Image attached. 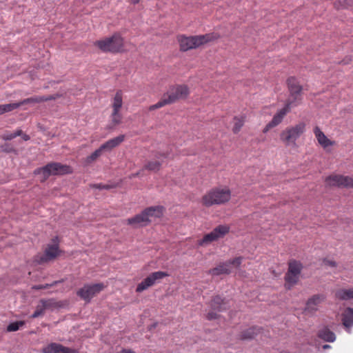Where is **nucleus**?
Wrapping results in <instances>:
<instances>
[{"mask_svg": "<svg viewBox=\"0 0 353 353\" xmlns=\"http://www.w3.org/2000/svg\"><path fill=\"white\" fill-rule=\"evenodd\" d=\"M246 120V116L244 114L235 116L232 120V131L234 134H238L243 126Z\"/></svg>", "mask_w": 353, "mask_h": 353, "instance_id": "obj_23", "label": "nucleus"}, {"mask_svg": "<svg viewBox=\"0 0 353 353\" xmlns=\"http://www.w3.org/2000/svg\"><path fill=\"white\" fill-rule=\"evenodd\" d=\"M169 102L168 101L167 99L165 98V95L163 94L161 100L157 102V103L152 105L150 106L149 110L150 111L154 110L156 109L161 108L166 105H169Z\"/></svg>", "mask_w": 353, "mask_h": 353, "instance_id": "obj_36", "label": "nucleus"}, {"mask_svg": "<svg viewBox=\"0 0 353 353\" xmlns=\"http://www.w3.org/2000/svg\"><path fill=\"white\" fill-rule=\"evenodd\" d=\"M230 272V267L226 262L220 263L217 267L210 269L208 273L212 276H219L221 274H228Z\"/></svg>", "mask_w": 353, "mask_h": 353, "instance_id": "obj_22", "label": "nucleus"}, {"mask_svg": "<svg viewBox=\"0 0 353 353\" xmlns=\"http://www.w3.org/2000/svg\"><path fill=\"white\" fill-rule=\"evenodd\" d=\"M256 335L255 329L254 327H250L247 329L246 330L243 331L240 334V339L242 340L245 339H251L254 337Z\"/></svg>", "mask_w": 353, "mask_h": 353, "instance_id": "obj_34", "label": "nucleus"}, {"mask_svg": "<svg viewBox=\"0 0 353 353\" xmlns=\"http://www.w3.org/2000/svg\"><path fill=\"white\" fill-rule=\"evenodd\" d=\"M210 305L212 310L221 312L227 310L228 303L220 296H216L210 301Z\"/></svg>", "mask_w": 353, "mask_h": 353, "instance_id": "obj_20", "label": "nucleus"}, {"mask_svg": "<svg viewBox=\"0 0 353 353\" xmlns=\"http://www.w3.org/2000/svg\"><path fill=\"white\" fill-rule=\"evenodd\" d=\"M105 288L102 283L85 284L77 291V295L85 303H90L93 297L99 294Z\"/></svg>", "mask_w": 353, "mask_h": 353, "instance_id": "obj_9", "label": "nucleus"}, {"mask_svg": "<svg viewBox=\"0 0 353 353\" xmlns=\"http://www.w3.org/2000/svg\"><path fill=\"white\" fill-rule=\"evenodd\" d=\"M306 131V123L299 121L294 125H289L282 130L279 134L281 141L285 145H296V141Z\"/></svg>", "mask_w": 353, "mask_h": 353, "instance_id": "obj_4", "label": "nucleus"}, {"mask_svg": "<svg viewBox=\"0 0 353 353\" xmlns=\"http://www.w3.org/2000/svg\"><path fill=\"white\" fill-rule=\"evenodd\" d=\"M230 232V227L227 225H219L216 226L211 232L208 233L203 237L197 241V245L200 247H206L214 241L223 238Z\"/></svg>", "mask_w": 353, "mask_h": 353, "instance_id": "obj_7", "label": "nucleus"}, {"mask_svg": "<svg viewBox=\"0 0 353 353\" xmlns=\"http://www.w3.org/2000/svg\"><path fill=\"white\" fill-rule=\"evenodd\" d=\"M162 206H152L145 208L140 214L126 220L128 225L134 228L148 225L152 221V218H160L163 214Z\"/></svg>", "mask_w": 353, "mask_h": 353, "instance_id": "obj_3", "label": "nucleus"}, {"mask_svg": "<svg viewBox=\"0 0 353 353\" xmlns=\"http://www.w3.org/2000/svg\"><path fill=\"white\" fill-rule=\"evenodd\" d=\"M93 187L94 188H97V189H99V190H101V189H110L112 188V185H104V184H102V183H97V184H94L93 185Z\"/></svg>", "mask_w": 353, "mask_h": 353, "instance_id": "obj_41", "label": "nucleus"}, {"mask_svg": "<svg viewBox=\"0 0 353 353\" xmlns=\"http://www.w3.org/2000/svg\"><path fill=\"white\" fill-rule=\"evenodd\" d=\"M25 325L24 321H15L10 323L6 328L7 332H15L17 331Z\"/></svg>", "mask_w": 353, "mask_h": 353, "instance_id": "obj_35", "label": "nucleus"}, {"mask_svg": "<svg viewBox=\"0 0 353 353\" xmlns=\"http://www.w3.org/2000/svg\"><path fill=\"white\" fill-rule=\"evenodd\" d=\"M42 303H43L46 309H52L54 307H57L59 306V303L55 301L53 299H41Z\"/></svg>", "mask_w": 353, "mask_h": 353, "instance_id": "obj_37", "label": "nucleus"}, {"mask_svg": "<svg viewBox=\"0 0 353 353\" xmlns=\"http://www.w3.org/2000/svg\"><path fill=\"white\" fill-rule=\"evenodd\" d=\"M313 132L319 144L324 149L335 144V141L329 139L319 126L313 128Z\"/></svg>", "mask_w": 353, "mask_h": 353, "instance_id": "obj_17", "label": "nucleus"}, {"mask_svg": "<svg viewBox=\"0 0 353 353\" xmlns=\"http://www.w3.org/2000/svg\"><path fill=\"white\" fill-rule=\"evenodd\" d=\"M189 94L190 90L188 86L181 84L170 86L168 92H165L164 95L169 103L172 104L179 100L186 99Z\"/></svg>", "mask_w": 353, "mask_h": 353, "instance_id": "obj_11", "label": "nucleus"}, {"mask_svg": "<svg viewBox=\"0 0 353 353\" xmlns=\"http://www.w3.org/2000/svg\"><path fill=\"white\" fill-rule=\"evenodd\" d=\"M63 282V280L61 281H55L53 283L50 284H46V285H35L32 287V289L33 290H43V289H47L50 287H53L56 285H57L59 283Z\"/></svg>", "mask_w": 353, "mask_h": 353, "instance_id": "obj_39", "label": "nucleus"}, {"mask_svg": "<svg viewBox=\"0 0 353 353\" xmlns=\"http://www.w3.org/2000/svg\"><path fill=\"white\" fill-rule=\"evenodd\" d=\"M121 353H134V352L130 349H123Z\"/></svg>", "mask_w": 353, "mask_h": 353, "instance_id": "obj_47", "label": "nucleus"}, {"mask_svg": "<svg viewBox=\"0 0 353 353\" xmlns=\"http://www.w3.org/2000/svg\"><path fill=\"white\" fill-rule=\"evenodd\" d=\"M342 322L344 327L350 332V328L353 326V308H346L342 314Z\"/></svg>", "mask_w": 353, "mask_h": 353, "instance_id": "obj_21", "label": "nucleus"}, {"mask_svg": "<svg viewBox=\"0 0 353 353\" xmlns=\"http://www.w3.org/2000/svg\"><path fill=\"white\" fill-rule=\"evenodd\" d=\"M303 268V265L301 262L297 261L296 260H292L288 263V272L291 273V274H294L297 276H300Z\"/></svg>", "mask_w": 353, "mask_h": 353, "instance_id": "obj_26", "label": "nucleus"}, {"mask_svg": "<svg viewBox=\"0 0 353 353\" xmlns=\"http://www.w3.org/2000/svg\"><path fill=\"white\" fill-rule=\"evenodd\" d=\"M125 139V135L121 134L113 139H111L104 143H103L99 148L102 152H110L114 148L119 145Z\"/></svg>", "mask_w": 353, "mask_h": 353, "instance_id": "obj_18", "label": "nucleus"}, {"mask_svg": "<svg viewBox=\"0 0 353 353\" xmlns=\"http://www.w3.org/2000/svg\"><path fill=\"white\" fill-rule=\"evenodd\" d=\"M207 319L208 320H213V319H216L219 317V316L217 315L216 313L214 312L213 311L212 312H209L208 314H207Z\"/></svg>", "mask_w": 353, "mask_h": 353, "instance_id": "obj_43", "label": "nucleus"}, {"mask_svg": "<svg viewBox=\"0 0 353 353\" xmlns=\"http://www.w3.org/2000/svg\"><path fill=\"white\" fill-rule=\"evenodd\" d=\"M325 182L328 186L353 188V178L349 176L333 174L327 176L325 179Z\"/></svg>", "mask_w": 353, "mask_h": 353, "instance_id": "obj_13", "label": "nucleus"}, {"mask_svg": "<svg viewBox=\"0 0 353 353\" xmlns=\"http://www.w3.org/2000/svg\"><path fill=\"white\" fill-rule=\"evenodd\" d=\"M336 297L341 300H350L353 299V288L351 289H341L338 290L336 294Z\"/></svg>", "mask_w": 353, "mask_h": 353, "instance_id": "obj_28", "label": "nucleus"}, {"mask_svg": "<svg viewBox=\"0 0 353 353\" xmlns=\"http://www.w3.org/2000/svg\"><path fill=\"white\" fill-rule=\"evenodd\" d=\"M243 258L241 256L236 257L227 263L229 264V266L230 267V265H233L236 267H239L241 262H242Z\"/></svg>", "mask_w": 353, "mask_h": 353, "instance_id": "obj_40", "label": "nucleus"}, {"mask_svg": "<svg viewBox=\"0 0 353 353\" xmlns=\"http://www.w3.org/2000/svg\"><path fill=\"white\" fill-rule=\"evenodd\" d=\"M61 251L59 249L58 243L53 245H48L43 254L37 255L35 256V261L39 264L47 263L54 260L57 256L59 255Z\"/></svg>", "mask_w": 353, "mask_h": 353, "instance_id": "obj_15", "label": "nucleus"}, {"mask_svg": "<svg viewBox=\"0 0 353 353\" xmlns=\"http://www.w3.org/2000/svg\"><path fill=\"white\" fill-rule=\"evenodd\" d=\"M46 310V307L41 299L36 307L35 311L32 314L31 318L35 319L43 315Z\"/></svg>", "mask_w": 353, "mask_h": 353, "instance_id": "obj_33", "label": "nucleus"}, {"mask_svg": "<svg viewBox=\"0 0 353 353\" xmlns=\"http://www.w3.org/2000/svg\"><path fill=\"white\" fill-rule=\"evenodd\" d=\"M293 105H294V102L285 101L284 106L276 111V112L274 114L272 120L264 127L263 129V132L267 133L272 128H274L280 125L283 122L286 115L290 112L292 108H294Z\"/></svg>", "mask_w": 353, "mask_h": 353, "instance_id": "obj_10", "label": "nucleus"}, {"mask_svg": "<svg viewBox=\"0 0 353 353\" xmlns=\"http://www.w3.org/2000/svg\"><path fill=\"white\" fill-rule=\"evenodd\" d=\"M21 134H22V130H17L14 132H7V133L4 134L2 136V138L4 140H12V139H13L16 138L17 137L20 136Z\"/></svg>", "mask_w": 353, "mask_h": 353, "instance_id": "obj_38", "label": "nucleus"}, {"mask_svg": "<svg viewBox=\"0 0 353 353\" xmlns=\"http://www.w3.org/2000/svg\"><path fill=\"white\" fill-rule=\"evenodd\" d=\"M287 84L290 92V97L286 101L294 102V107L298 106L301 101L302 86L297 79L294 77H290L287 80Z\"/></svg>", "mask_w": 353, "mask_h": 353, "instance_id": "obj_12", "label": "nucleus"}, {"mask_svg": "<svg viewBox=\"0 0 353 353\" xmlns=\"http://www.w3.org/2000/svg\"><path fill=\"white\" fill-rule=\"evenodd\" d=\"M26 104H28V101H26V99H25L19 102H17V103L0 105V115L3 114L5 112H11L15 109H17L20 106H21L23 105H26Z\"/></svg>", "mask_w": 353, "mask_h": 353, "instance_id": "obj_24", "label": "nucleus"}, {"mask_svg": "<svg viewBox=\"0 0 353 353\" xmlns=\"http://www.w3.org/2000/svg\"><path fill=\"white\" fill-rule=\"evenodd\" d=\"M103 152L100 148L97 149L94 152H93L90 155L88 156L84 159V163L85 165H89L92 164L93 162L96 161L99 157L101 156Z\"/></svg>", "mask_w": 353, "mask_h": 353, "instance_id": "obj_31", "label": "nucleus"}, {"mask_svg": "<svg viewBox=\"0 0 353 353\" xmlns=\"http://www.w3.org/2000/svg\"><path fill=\"white\" fill-rule=\"evenodd\" d=\"M318 336L327 342H334L336 339L334 333L327 327H325L319 331Z\"/></svg>", "mask_w": 353, "mask_h": 353, "instance_id": "obj_25", "label": "nucleus"}, {"mask_svg": "<svg viewBox=\"0 0 353 353\" xmlns=\"http://www.w3.org/2000/svg\"><path fill=\"white\" fill-rule=\"evenodd\" d=\"M129 1L132 4H137L140 1V0H129Z\"/></svg>", "mask_w": 353, "mask_h": 353, "instance_id": "obj_49", "label": "nucleus"}, {"mask_svg": "<svg viewBox=\"0 0 353 353\" xmlns=\"http://www.w3.org/2000/svg\"><path fill=\"white\" fill-rule=\"evenodd\" d=\"M123 104V92L121 90H117L111 100L112 113L110 119L112 126H116L121 123L123 116L121 110Z\"/></svg>", "mask_w": 353, "mask_h": 353, "instance_id": "obj_8", "label": "nucleus"}, {"mask_svg": "<svg viewBox=\"0 0 353 353\" xmlns=\"http://www.w3.org/2000/svg\"><path fill=\"white\" fill-rule=\"evenodd\" d=\"M329 347H330V346L329 345H323V348H324V349L329 348Z\"/></svg>", "mask_w": 353, "mask_h": 353, "instance_id": "obj_50", "label": "nucleus"}, {"mask_svg": "<svg viewBox=\"0 0 353 353\" xmlns=\"http://www.w3.org/2000/svg\"><path fill=\"white\" fill-rule=\"evenodd\" d=\"M162 162L159 160H151L145 164L143 168L149 171L158 172L161 168Z\"/></svg>", "mask_w": 353, "mask_h": 353, "instance_id": "obj_29", "label": "nucleus"}, {"mask_svg": "<svg viewBox=\"0 0 353 353\" xmlns=\"http://www.w3.org/2000/svg\"><path fill=\"white\" fill-rule=\"evenodd\" d=\"M22 138L25 141H28V140L30 139V137L28 135H27V134H23Z\"/></svg>", "mask_w": 353, "mask_h": 353, "instance_id": "obj_48", "label": "nucleus"}, {"mask_svg": "<svg viewBox=\"0 0 353 353\" xmlns=\"http://www.w3.org/2000/svg\"><path fill=\"white\" fill-rule=\"evenodd\" d=\"M334 6L338 10L349 7L353 8V0H334Z\"/></svg>", "mask_w": 353, "mask_h": 353, "instance_id": "obj_32", "label": "nucleus"}, {"mask_svg": "<svg viewBox=\"0 0 353 353\" xmlns=\"http://www.w3.org/2000/svg\"><path fill=\"white\" fill-rule=\"evenodd\" d=\"M43 353H79L78 350L65 347L61 344L51 343L42 349Z\"/></svg>", "mask_w": 353, "mask_h": 353, "instance_id": "obj_16", "label": "nucleus"}, {"mask_svg": "<svg viewBox=\"0 0 353 353\" xmlns=\"http://www.w3.org/2000/svg\"><path fill=\"white\" fill-rule=\"evenodd\" d=\"M141 174V172L139 171L136 173H134V174H132L130 176V179H132V178H134V177H137V176H139Z\"/></svg>", "mask_w": 353, "mask_h": 353, "instance_id": "obj_46", "label": "nucleus"}, {"mask_svg": "<svg viewBox=\"0 0 353 353\" xmlns=\"http://www.w3.org/2000/svg\"><path fill=\"white\" fill-rule=\"evenodd\" d=\"M299 279V276L291 273L290 272H287L285 275V287L288 290H290L292 286H294L298 282Z\"/></svg>", "mask_w": 353, "mask_h": 353, "instance_id": "obj_27", "label": "nucleus"}, {"mask_svg": "<svg viewBox=\"0 0 353 353\" xmlns=\"http://www.w3.org/2000/svg\"><path fill=\"white\" fill-rule=\"evenodd\" d=\"M59 97V94H54V95H50L48 97H33L30 98L26 99V101H28V103H41L43 101H47L50 100H54L57 99Z\"/></svg>", "mask_w": 353, "mask_h": 353, "instance_id": "obj_30", "label": "nucleus"}, {"mask_svg": "<svg viewBox=\"0 0 353 353\" xmlns=\"http://www.w3.org/2000/svg\"><path fill=\"white\" fill-rule=\"evenodd\" d=\"M94 46L103 52L117 53L123 50V39L119 34L116 33L110 37L97 41Z\"/></svg>", "mask_w": 353, "mask_h": 353, "instance_id": "obj_6", "label": "nucleus"}, {"mask_svg": "<svg viewBox=\"0 0 353 353\" xmlns=\"http://www.w3.org/2000/svg\"><path fill=\"white\" fill-rule=\"evenodd\" d=\"M168 157H169V153L168 152H157L155 154V158H157V159H160L161 158L167 159Z\"/></svg>", "mask_w": 353, "mask_h": 353, "instance_id": "obj_42", "label": "nucleus"}, {"mask_svg": "<svg viewBox=\"0 0 353 353\" xmlns=\"http://www.w3.org/2000/svg\"><path fill=\"white\" fill-rule=\"evenodd\" d=\"M231 199V190L228 186L215 187L208 191L201 199L202 205L209 208L228 203Z\"/></svg>", "mask_w": 353, "mask_h": 353, "instance_id": "obj_1", "label": "nucleus"}, {"mask_svg": "<svg viewBox=\"0 0 353 353\" xmlns=\"http://www.w3.org/2000/svg\"><path fill=\"white\" fill-rule=\"evenodd\" d=\"M168 276L166 272L162 271L152 272L137 285L136 292H141Z\"/></svg>", "mask_w": 353, "mask_h": 353, "instance_id": "obj_14", "label": "nucleus"}, {"mask_svg": "<svg viewBox=\"0 0 353 353\" xmlns=\"http://www.w3.org/2000/svg\"><path fill=\"white\" fill-rule=\"evenodd\" d=\"M325 297L321 294L314 295L309 299L306 303L305 310L312 312L318 310L319 305L323 303Z\"/></svg>", "mask_w": 353, "mask_h": 353, "instance_id": "obj_19", "label": "nucleus"}, {"mask_svg": "<svg viewBox=\"0 0 353 353\" xmlns=\"http://www.w3.org/2000/svg\"><path fill=\"white\" fill-rule=\"evenodd\" d=\"M325 264V265H328L330 266H332V267H335L336 266V263L333 261H324Z\"/></svg>", "mask_w": 353, "mask_h": 353, "instance_id": "obj_44", "label": "nucleus"}, {"mask_svg": "<svg viewBox=\"0 0 353 353\" xmlns=\"http://www.w3.org/2000/svg\"><path fill=\"white\" fill-rule=\"evenodd\" d=\"M219 38L216 33L205 34L203 35L186 36L180 34L177 36V41L179 44V49L182 52L197 48L208 42L214 41Z\"/></svg>", "mask_w": 353, "mask_h": 353, "instance_id": "obj_2", "label": "nucleus"}, {"mask_svg": "<svg viewBox=\"0 0 353 353\" xmlns=\"http://www.w3.org/2000/svg\"><path fill=\"white\" fill-rule=\"evenodd\" d=\"M341 62L344 65L349 64L351 62V59L350 57H347L345 59H343Z\"/></svg>", "mask_w": 353, "mask_h": 353, "instance_id": "obj_45", "label": "nucleus"}, {"mask_svg": "<svg viewBox=\"0 0 353 353\" xmlns=\"http://www.w3.org/2000/svg\"><path fill=\"white\" fill-rule=\"evenodd\" d=\"M72 172V168L60 163H50L46 166L36 169L34 174L40 176V181H45L50 175L65 174Z\"/></svg>", "mask_w": 353, "mask_h": 353, "instance_id": "obj_5", "label": "nucleus"}]
</instances>
